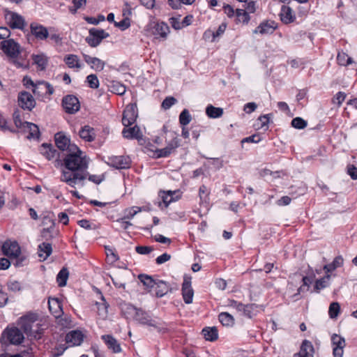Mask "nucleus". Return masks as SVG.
Wrapping results in <instances>:
<instances>
[{"mask_svg":"<svg viewBox=\"0 0 357 357\" xmlns=\"http://www.w3.org/2000/svg\"><path fill=\"white\" fill-rule=\"evenodd\" d=\"M63 163L64 168L60 180L70 187H75L87 177L89 160L77 146H71V151L66 153Z\"/></svg>","mask_w":357,"mask_h":357,"instance_id":"f257e3e1","label":"nucleus"},{"mask_svg":"<svg viewBox=\"0 0 357 357\" xmlns=\"http://www.w3.org/2000/svg\"><path fill=\"white\" fill-rule=\"evenodd\" d=\"M0 343L4 349L11 344H21L22 343V329L15 324H9L1 333Z\"/></svg>","mask_w":357,"mask_h":357,"instance_id":"f03ea898","label":"nucleus"},{"mask_svg":"<svg viewBox=\"0 0 357 357\" xmlns=\"http://www.w3.org/2000/svg\"><path fill=\"white\" fill-rule=\"evenodd\" d=\"M145 31L148 36H152L155 39L166 40L169 33L167 24L159 21H151L146 26Z\"/></svg>","mask_w":357,"mask_h":357,"instance_id":"7ed1b4c3","label":"nucleus"},{"mask_svg":"<svg viewBox=\"0 0 357 357\" xmlns=\"http://www.w3.org/2000/svg\"><path fill=\"white\" fill-rule=\"evenodd\" d=\"M134 320L139 324L153 327L159 333H164L167 331V328L163 324L152 319L148 312L140 308H139L137 314H135Z\"/></svg>","mask_w":357,"mask_h":357,"instance_id":"20e7f679","label":"nucleus"},{"mask_svg":"<svg viewBox=\"0 0 357 357\" xmlns=\"http://www.w3.org/2000/svg\"><path fill=\"white\" fill-rule=\"evenodd\" d=\"M1 49L6 56L13 59L17 67L21 66V64L15 61L20 54V45L17 43L13 39L4 40L1 42Z\"/></svg>","mask_w":357,"mask_h":357,"instance_id":"39448f33","label":"nucleus"},{"mask_svg":"<svg viewBox=\"0 0 357 357\" xmlns=\"http://www.w3.org/2000/svg\"><path fill=\"white\" fill-rule=\"evenodd\" d=\"M47 328L45 324V320L38 321L34 324L26 326L24 324V333L31 340H39L43 335L44 330Z\"/></svg>","mask_w":357,"mask_h":357,"instance_id":"423d86ee","label":"nucleus"},{"mask_svg":"<svg viewBox=\"0 0 357 357\" xmlns=\"http://www.w3.org/2000/svg\"><path fill=\"white\" fill-rule=\"evenodd\" d=\"M109 34L103 29L92 28L89 30V36L86 38V42L89 46L96 47L100 45L102 40L109 37Z\"/></svg>","mask_w":357,"mask_h":357,"instance_id":"0eeeda50","label":"nucleus"},{"mask_svg":"<svg viewBox=\"0 0 357 357\" xmlns=\"http://www.w3.org/2000/svg\"><path fill=\"white\" fill-rule=\"evenodd\" d=\"M63 110L69 114L77 112L80 109V103L78 98L74 95L65 96L62 99Z\"/></svg>","mask_w":357,"mask_h":357,"instance_id":"6e6552de","label":"nucleus"},{"mask_svg":"<svg viewBox=\"0 0 357 357\" xmlns=\"http://www.w3.org/2000/svg\"><path fill=\"white\" fill-rule=\"evenodd\" d=\"M107 165L117 169H128L131 165V160L127 155H114L108 157Z\"/></svg>","mask_w":357,"mask_h":357,"instance_id":"1a4fd4ad","label":"nucleus"},{"mask_svg":"<svg viewBox=\"0 0 357 357\" xmlns=\"http://www.w3.org/2000/svg\"><path fill=\"white\" fill-rule=\"evenodd\" d=\"M137 118V107L135 104L126 106L123 113L122 123L125 127L132 125Z\"/></svg>","mask_w":357,"mask_h":357,"instance_id":"9d476101","label":"nucleus"},{"mask_svg":"<svg viewBox=\"0 0 357 357\" xmlns=\"http://www.w3.org/2000/svg\"><path fill=\"white\" fill-rule=\"evenodd\" d=\"M331 343L333 347V354L334 357H342L344 348L346 346L345 340L337 334H333L331 336Z\"/></svg>","mask_w":357,"mask_h":357,"instance_id":"9b49d317","label":"nucleus"},{"mask_svg":"<svg viewBox=\"0 0 357 357\" xmlns=\"http://www.w3.org/2000/svg\"><path fill=\"white\" fill-rule=\"evenodd\" d=\"M3 254L9 257H17L20 254V247L16 241L8 240L1 245Z\"/></svg>","mask_w":357,"mask_h":357,"instance_id":"f8f14e48","label":"nucleus"},{"mask_svg":"<svg viewBox=\"0 0 357 357\" xmlns=\"http://www.w3.org/2000/svg\"><path fill=\"white\" fill-rule=\"evenodd\" d=\"M24 86L31 89L32 92L38 96L45 95V81H39L34 83L29 77H24Z\"/></svg>","mask_w":357,"mask_h":357,"instance_id":"ddd939ff","label":"nucleus"},{"mask_svg":"<svg viewBox=\"0 0 357 357\" xmlns=\"http://www.w3.org/2000/svg\"><path fill=\"white\" fill-rule=\"evenodd\" d=\"M5 20L12 29H22V17L16 13L5 10Z\"/></svg>","mask_w":357,"mask_h":357,"instance_id":"4468645a","label":"nucleus"},{"mask_svg":"<svg viewBox=\"0 0 357 357\" xmlns=\"http://www.w3.org/2000/svg\"><path fill=\"white\" fill-rule=\"evenodd\" d=\"M54 140L57 148L61 151H66L67 153L71 151V146H76L71 144L70 139L61 132L55 134Z\"/></svg>","mask_w":357,"mask_h":357,"instance_id":"2eb2a0df","label":"nucleus"},{"mask_svg":"<svg viewBox=\"0 0 357 357\" xmlns=\"http://www.w3.org/2000/svg\"><path fill=\"white\" fill-rule=\"evenodd\" d=\"M24 134H27L26 137L29 140H38L40 137L38 126L28 121H24Z\"/></svg>","mask_w":357,"mask_h":357,"instance_id":"dca6fc26","label":"nucleus"},{"mask_svg":"<svg viewBox=\"0 0 357 357\" xmlns=\"http://www.w3.org/2000/svg\"><path fill=\"white\" fill-rule=\"evenodd\" d=\"M182 296L183 301L186 304L192 303L194 291L191 287V280L190 278H184L182 284Z\"/></svg>","mask_w":357,"mask_h":357,"instance_id":"f3484780","label":"nucleus"},{"mask_svg":"<svg viewBox=\"0 0 357 357\" xmlns=\"http://www.w3.org/2000/svg\"><path fill=\"white\" fill-rule=\"evenodd\" d=\"M277 24L272 20L261 22L254 31V33H260L261 35L272 34L277 29Z\"/></svg>","mask_w":357,"mask_h":357,"instance_id":"a211bd4d","label":"nucleus"},{"mask_svg":"<svg viewBox=\"0 0 357 357\" xmlns=\"http://www.w3.org/2000/svg\"><path fill=\"white\" fill-rule=\"evenodd\" d=\"M84 61L96 71H102L105 66V63L97 57H93L86 54H82Z\"/></svg>","mask_w":357,"mask_h":357,"instance_id":"6ab92c4d","label":"nucleus"},{"mask_svg":"<svg viewBox=\"0 0 357 357\" xmlns=\"http://www.w3.org/2000/svg\"><path fill=\"white\" fill-rule=\"evenodd\" d=\"M48 307L50 312L56 319L61 317L63 313L61 302L58 298H49Z\"/></svg>","mask_w":357,"mask_h":357,"instance_id":"aec40b11","label":"nucleus"},{"mask_svg":"<svg viewBox=\"0 0 357 357\" xmlns=\"http://www.w3.org/2000/svg\"><path fill=\"white\" fill-rule=\"evenodd\" d=\"M31 33L38 40H45L49 36V33L46 27L43 25L32 23L31 24Z\"/></svg>","mask_w":357,"mask_h":357,"instance_id":"412c9836","label":"nucleus"},{"mask_svg":"<svg viewBox=\"0 0 357 357\" xmlns=\"http://www.w3.org/2000/svg\"><path fill=\"white\" fill-rule=\"evenodd\" d=\"M279 15L281 21L286 24L292 23L296 20V15L294 14L292 9L285 5L282 6Z\"/></svg>","mask_w":357,"mask_h":357,"instance_id":"4be33fe9","label":"nucleus"},{"mask_svg":"<svg viewBox=\"0 0 357 357\" xmlns=\"http://www.w3.org/2000/svg\"><path fill=\"white\" fill-rule=\"evenodd\" d=\"M32 64L36 65L38 70H45L48 63V57L44 53L33 54L31 55Z\"/></svg>","mask_w":357,"mask_h":357,"instance_id":"5701e85b","label":"nucleus"},{"mask_svg":"<svg viewBox=\"0 0 357 357\" xmlns=\"http://www.w3.org/2000/svg\"><path fill=\"white\" fill-rule=\"evenodd\" d=\"M102 340L105 342L107 348L112 351L113 353H120L121 347L118 341L111 335H104Z\"/></svg>","mask_w":357,"mask_h":357,"instance_id":"b1692460","label":"nucleus"},{"mask_svg":"<svg viewBox=\"0 0 357 357\" xmlns=\"http://www.w3.org/2000/svg\"><path fill=\"white\" fill-rule=\"evenodd\" d=\"M66 341L72 346L79 345L83 341V335L79 331H73L66 335Z\"/></svg>","mask_w":357,"mask_h":357,"instance_id":"393cba45","label":"nucleus"},{"mask_svg":"<svg viewBox=\"0 0 357 357\" xmlns=\"http://www.w3.org/2000/svg\"><path fill=\"white\" fill-rule=\"evenodd\" d=\"M18 107L13 112V121L17 128L22 126V121L21 119V109H22V91L18 93L17 96Z\"/></svg>","mask_w":357,"mask_h":357,"instance_id":"a878e982","label":"nucleus"},{"mask_svg":"<svg viewBox=\"0 0 357 357\" xmlns=\"http://www.w3.org/2000/svg\"><path fill=\"white\" fill-rule=\"evenodd\" d=\"M123 137L126 139H140L142 133L139 128L135 126L131 128L125 127L122 131Z\"/></svg>","mask_w":357,"mask_h":357,"instance_id":"bb28decb","label":"nucleus"},{"mask_svg":"<svg viewBox=\"0 0 357 357\" xmlns=\"http://www.w3.org/2000/svg\"><path fill=\"white\" fill-rule=\"evenodd\" d=\"M79 136L86 142H93L96 138L95 130L89 126H84L79 131Z\"/></svg>","mask_w":357,"mask_h":357,"instance_id":"cd10ccee","label":"nucleus"},{"mask_svg":"<svg viewBox=\"0 0 357 357\" xmlns=\"http://www.w3.org/2000/svg\"><path fill=\"white\" fill-rule=\"evenodd\" d=\"M64 62L70 68L80 69L82 65L80 60L76 54H68L64 57Z\"/></svg>","mask_w":357,"mask_h":357,"instance_id":"c85d7f7f","label":"nucleus"},{"mask_svg":"<svg viewBox=\"0 0 357 357\" xmlns=\"http://www.w3.org/2000/svg\"><path fill=\"white\" fill-rule=\"evenodd\" d=\"M154 287L155 295L158 297H162L163 296L167 294L170 289L169 284H167L166 282L163 280L156 281Z\"/></svg>","mask_w":357,"mask_h":357,"instance_id":"c756f323","label":"nucleus"},{"mask_svg":"<svg viewBox=\"0 0 357 357\" xmlns=\"http://www.w3.org/2000/svg\"><path fill=\"white\" fill-rule=\"evenodd\" d=\"M138 310L139 308L135 307L130 303L121 305V312L126 319H132L134 320Z\"/></svg>","mask_w":357,"mask_h":357,"instance_id":"7c9ffc66","label":"nucleus"},{"mask_svg":"<svg viewBox=\"0 0 357 357\" xmlns=\"http://www.w3.org/2000/svg\"><path fill=\"white\" fill-rule=\"evenodd\" d=\"M107 86L112 93L117 95L122 96L126 91V86L118 81H109Z\"/></svg>","mask_w":357,"mask_h":357,"instance_id":"2f4dec72","label":"nucleus"},{"mask_svg":"<svg viewBox=\"0 0 357 357\" xmlns=\"http://www.w3.org/2000/svg\"><path fill=\"white\" fill-rule=\"evenodd\" d=\"M43 320H44V319L37 312H29L26 313V314H24V324H25L26 326L34 324Z\"/></svg>","mask_w":357,"mask_h":357,"instance_id":"473e14b6","label":"nucleus"},{"mask_svg":"<svg viewBox=\"0 0 357 357\" xmlns=\"http://www.w3.org/2000/svg\"><path fill=\"white\" fill-rule=\"evenodd\" d=\"M202 333L208 341L213 342L218 338V333L215 327H206L202 329Z\"/></svg>","mask_w":357,"mask_h":357,"instance_id":"72a5a7b5","label":"nucleus"},{"mask_svg":"<svg viewBox=\"0 0 357 357\" xmlns=\"http://www.w3.org/2000/svg\"><path fill=\"white\" fill-rule=\"evenodd\" d=\"M52 252V245L49 243H43L38 246V256L40 258H43V260H45Z\"/></svg>","mask_w":357,"mask_h":357,"instance_id":"f704fd0d","label":"nucleus"},{"mask_svg":"<svg viewBox=\"0 0 357 357\" xmlns=\"http://www.w3.org/2000/svg\"><path fill=\"white\" fill-rule=\"evenodd\" d=\"M40 151L49 160L54 158L56 153L51 144L45 143L41 145Z\"/></svg>","mask_w":357,"mask_h":357,"instance_id":"c9c22d12","label":"nucleus"},{"mask_svg":"<svg viewBox=\"0 0 357 357\" xmlns=\"http://www.w3.org/2000/svg\"><path fill=\"white\" fill-rule=\"evenodd\" d=\"M206 114L211 119L220 118L223 114V109L221 107H215L212 105H208L206 108Z\"/></svg>","mask_w":357,"mask_h":357,"instance_id":"e433bc0d","label":"nucleus"},{"mask_svg":"<svg viewBox=\"0 0 357 357\" xmlns=\"http://www.w3.org/2000/svg\"><path fill=\"white\" fill-rule=\"evenodd\" d=\"M331 279L330 275H326L324 277L317 280L314 284V290L319 292L320 290L326 288L329 285V280Z\"/></svg>","mask_w":357,"mask_h":357,"instance_id":"4c0bfd02","label":"nucleus"},{"mask_svg":"<svg viewBox=\"0 0 357 357\" xmlns=\"http://www.w3.org/2000/svg\"><path fill=\"white\" fill-rule=\"evenodd\" d=\"M36 100L29 93L24 91V109L32 110L36 106Z\"/></svg>","mask_w":357,"mask_h":357,"instance_id":"58836bf2","label":"nucleus"},{"mask_svg":"<svg viewBox=\"0 0 357 357\" xmlns=\"http://www.w3.org/2000/svg\"><path fill=\"white\" fill-rule=\"evenodd\" d=\"M219 321L225 326H231L234 324V317L228 312H221L219 316Z\"/></svg>","mask_w":357,"mask_h":357,"instance_id":"ea45409f","label":"nucleus"},{"mask_svg":"<svg viewBox=\"0 0 357 357\" xmlns=\"http://www.w3.org/2000/svg\"><path fill=\"white\" fill-rule=\"evenodd\" d=\"M69 272L66 268H63L56 276V281L59 287H64L68 278Z\"/></svg>","mask_w":357,"mask_h":357,"instance_id":"a19ab883","label":"nucleus"},{"mask_svg":"<svg viewBox=\"0 0 357 357\" xmlns=\"http://www.w3.org/2000/svg\"><path fill=\"white\" fill-rule=\"evenodd\" d=\"M299 352H301V354H307V356L313 357L314 347L312 342L309 340H305L302 342Z\"/></svg>","mask_w":357,"mask_h":357,"instance_id":"79ce46f5","label":"nucleus"},{"mask_svg":"<svg viewBox=\"0 0 357 357\" xmlns=\"http://www.w3.org/2000/svg\"><path fill=\"white\" fill-rule=\"evenodd\" d=\"M236 20L243 24H248L250 20L249 14L244 9H236Z\"/></svg>","mask_w":357,"mask_h":357,"instance_id":"37998d69","label":"nucleus"},{"mask_svg":"<svg viewBox=\"0 0 357 357\" xmlns=\"http://www.w3.org/2000/svg\"><path fill=\"white\" fill-rule=\"evenodd\" d=\"M138 278L140 282H142L143 284L147 288H153L155 287L156 281L154 280L151 276L145 274H140L138 276Z\"/></svg>","mask_w":357,"mask_h":357,"instance_id":"c03bdc74","label":"nucleus"},{"mask_svg":"<svg viewBox=\"0 0 357 357\" xmlns=\"http://www.w3.org/2000/svg\"><path fill=\"white\" fill-rule=\"evenodd\" d=\"M337 61L339 65L343 66H347L353 62L351 58L348 56V55L344 52H338Z\"/></svg>","mask_w":357,"mask_h":357,"instance_id":"a18cd8bd","label":"nucleus"},{"mask_svg":"<svg viewBox=\"0 0 357 357\" xmlns=\"http://www.w3.org/2000/svg\"><path fill=\"white\" fill-rule=\"evenodd\" d=\"M103 303H96V305L98 306V315L102 318L105 319L107 317L108 314V306L109 305L105 302L104 298L102 297Z\"/></svg>","mask_w":357,"mask_h":357,"instance_id":"49530a36","label":"nucleus"},{"mask_svg":"<svg viewBox=\"0 0 357 357\" xmlns=\"http://www.w3.org/2000/svg\"><path fill=\"white\" fill-rule=\"evenodd\" d=\"M340 306L337 302L331 303L328 309V314L330 318L336 319L340 313Z\"/></svg>","mask_w":357,"mask_h":357,"instance_id":"de8ad7c7","label":"nucleus"},{"mask_svg":"<svg viewBox=\"0 0 357 357\" xmlns=\"http://www.w3.org/2000/svg\"><path fill=\"white\" fill-rule=\"evenodd\" d=\"M105 248L108 261H109L110 263H114L119 259V257L116 253L114 249L109 246H105Z\"/></svg>","mask_w":357,"mask_h":357,"instance_id":"09e8293b","label":"nucleus"},{"mask_svg":"<svg viewBox=\"0 0 357 357\" xmlns=\"http://www.w3.org/2000/svg\"><path fill=\"white\" fill-rule=\"evenodd\" d=\"M191 115L188 109H184L179 115V122L182 126H186L191 121Z\"/></svg>","mask_w":357,"mask_h":357,"instance_id":"8fccbe9b","label":"nucleus"},{"mask_svg":"<svg viewBox=\"0 0 357 357\" xmlns=\"http://www.w3.org/2000/svg\"><path fill=\"white\" fill-rule=\"evenodd\" d=\"M209 191L207 188V187L204 185H202L199 187V196L200 198V202L202 203L205 202L207 203L209 200L208 195H209Z\"/></svg>","mask_w":357,"mask_h":357,"instance_id":"3c124183","label":"nucleus"},{"mask_svg":"<svg viewBox=\"0 0 357 357\" xmlns=\"http://www.w3.org/2000/svg\"><path fill=\"white\" fill-rule=\"evenodd\" d=\"M292 127L296 129H304L307 126V123L301 117H296L292 119L291 123Z\"/></svg>","mask_w":357,"mask_h":357,"instance_id":"603ef678","label":"nucleus"},{"mask_svg":"<svg viewBox=\"0 0 357 357\" xmlns=\"http://www.w3.org/2000/svg\"><path fill=\"white\" fill-rule=\"evenodd\" d=\"M86 82L91 89H98L99 86V80L96 75L91 74L86 77Z\"/></svg>","mask_w":357,"mask_h":357,"instance_id":"864d4df0","label":"nucleus"},{"mask_svg":"<svg viewBox=\"0 0 357 357\" xmlns=\"http://www.w3.org/2000/svg\"><path fill=\"white\" fill-rule=\"evenodd\" d=\"M257 307L255 304H248L245 305L243 314L248 318H252L255 314V310Z\"/></svg>","mask_w":357,"mask_h":357,"instance_id":"5fc2aeb1","label":"nucleus"},{"mask_svg":"<svg viewBox=\"0 0 357 357\" xmlns=\"http://www.w3.org/2000/svg\"><path fill=\"white\" fill-rule=\"evenodd\" d=\"M67 349V347L66 344H60L58 347H56L52 351H51V357H59L61 356L65 350Z\"/></svg>","mask_w":357,"mask_h":357,"instance_id":"6e6d98bb","label":"nucleus"},{"mask_svg":"<svg viewBox=\"0 0 357 357\" xmlns=\"http://www.w3.org/2000/svg\"><path fill=\"white\" fill-rule=\"evenodd\" d=\"M346 98V93L344 92L339 91L335 94V96L333 98L332 102L334 104H337V106H340L342 103L344 102Z\"/></svg>","mask_w":357,"mask_h":357,"instance_id":"4d7b16f0","label":"nucleus"},{"mask_svg":"<svg viewBox=\"0 0 357 357\" xmlns=\"http://www.w3.org/2000/svg\"><path fill=\"white\" fill-rule=\"evenodd\" d=\"M8 289L13 292L20 291L21 290V283L16 280H10L8 283Z\"/></svg>","mask_w":357,"mask_h":357,"instance_id":"13d9d810","label":"nucleus"},{"mask_svg":"<svg viewBox=\"0 0 357 357\" xmlns=\"http://www.w3.org/2000/svg\"><path fill=\"white\" fill-rule=\"evenodd\" d=\"M176 102V99L174 97H167L162 102V107L165 109H168Z\"/></svg>","mask_w":357,"mask_h":357,"instance_id":"bf43d9fd","label":"nucleus"},{"mask_svg":"<svg viewBox=\"0 0 357 357\" xmlns=\"http://www.w3.org/2000/svg\"><path fill=\"white\" fill-rule=\"evenodd\" d=\"M153 250L151 246H142L139 245L135 248V251L139 255H148Z\"/></svg>","mask_w":357,"mask_h":357,"instance_id":"052dcab7","label":"nucleus"},{"mask_svg":"<svg viewBox=\"0 0 357 357\" xmlns=\"http://www.w3.org/2000/svg\"><path fill=\"white\" fill-rule=\"evenodd\" d=\"M112 281L116 288H125L126 281L123 278L118 276L112 277Z\"/></svg>","mask_w":357,"mask_h":357,"instance_id":"680f3d73","label":"nucleus"},{"mask_svg":"<svg viewBox=\"0 0 357 357\" xmlns=\"http://www.w3.org/2000/svg\"><path fill=\"white\" fill-rule=\"evenodd\" d=\"M155 153L157 155V158H166L168 157L172 153L169 151V149L165 147L163 149H157L155 151Z\"/></svg>","mask_w":357,"mask_h":357,"instance_id":"e2e57ef3","label":"nucleus"},{"mask_svg":"<svg viewBox=\"0 0 357 357\" xmlns=\"http://www.w3.org/2000/svg\"><path fill=\"white\" fill-rule=\"evenodd\" d=\"M162 199L163 203L165 204V206L166 207L168 206V205L174 201L173 192L171 191H169L167 193L162 195Z\"/></svg>","mask_w":357,"mask_h":357,"instance_id":"0e129e2a","label":"nucleus"},{"mask_svg":"<svg viewBox=\"0 0 357 357\" xmlns=\"http://www.w3.org/2000/svg\"><path fill=\"white\" fill-rule=\"evenodd\" d=\"M115 26L120 28L121 30H125L130 26V20L125 18L119 22H115Z\"/></svg>","mask_w":357,"mask_h":357,"instance_id":"69168bd1","label":"nucleus"},{"mask_svg":"<svg viewBox=\"0 0 357 357\" xmlns=\"http://www.w3.org/2000/svg\"><path fill=\"white\" fill-rule=\"evenodd\" d=\"M78 225L86 229H96L95 226H93L92 224L90 222L89 220L86 219H82L81 220L78 221Z\"/></svg>","mask_w":357,"mask_h":357,"instance_id":"338daca9","label":"nucleus"},{"mask_svg":"<svg viewBox=\"0 0 357 357\" xmlns=\"http://www.w3.org/2000/svg\"><path fill=\"white\" fill-rule=\"evenodd\" d=\"M171 259V255L167 253H164L155 259L156 264H162Z\"/></svg>","mask_w":357,"mask_h":357,"instance_id":"774afa93","label":"nucleus"}]
</instances>
